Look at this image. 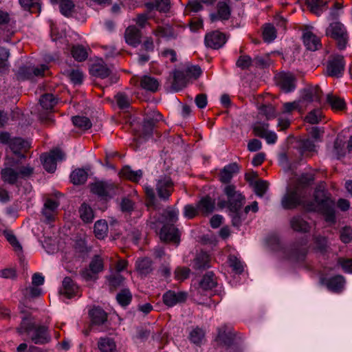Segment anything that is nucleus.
I'll return each mask as SVG.
<instances>
[{"label":"nucleus","mask_w":352,"mask_h":352,"mask_svg":"<svg viewBox=\"0 0 352 352\" xmlns=\"http://www.w3.org/2000/svg\"><path fill=\"white\" fill-rule=\"evenodd\" d=\"M306 3L310 11L316 15H320L324 11L327 10L328 1L323 0H306Z\"/></svg>","instance_id":"b1692460"},{"label":"nucleus","mask_w":352,"mask_h":352,"mask_svg":"<svg viewBox=\"0 0 352 352\" xmlns=\"http://www.w3.org/2000/svg\"><path fill=\"white\" fill-rule=\"evenodd\" d=\"M337 265L346 274H352V258L346 257H338Z\"/></svg>","instance_id":"3c124183"},{"label":"nucleus","mask_w":352,"mask_h":352,"mask_svg":"<svg viewBox=\"0 0 352 352\" xmlns=\"http://www.w3.org/2000/svg\"><path fill=\"white\" fill-rule=\"evenodd\" d=\"M322 91L318 86H311L302 91L299 101L303 107L313 102L320 101Z\"/></svg>","instance_id":"9d476101"},{"label":"nucleus","mask_w":352,"mask_h":352,"mask_svg":"<svg viewBox=\"0 0 352 352\" xmlns=\"http://www.w3.org/2000/svg\"><path fill=\"white\" fill-rule=\"evenodd\" d=\"M41 105L45 109H52L57 103V99L50 94H46L40 99Z\"/></svg>","instance_id":"49530a36"},{"label":"nucleus","mask_w":352,"mask_h":352,"mask_svg":"<svg viewBox=\"0 0 352 352\" xmlns=\"http://www.w3.org/2000/svg\"><path fill=\"white\" fill-rule=\"evenodd\" d=\"M345 61L344 56L336 54L331 56V77H341L344 71Z\"/></svg>","instance_id":"dca6fc26"},{"label":"nucleus","mask_w":352,"mask_h":352,"mask_svg":"<svg viewBox=\"0 0 352 352\" xmlns=\"http://www.w3.org/2000/svg\"><path fill=\"white\" fill-rule=\"evenodd\" d=\"M89 316L92 324L96 325L103 324L107 320V314L100 307H94L90 310Z\"/></svg>","instance_id":"393cba45"},{"label":"nucleus","mask_w":352,"mask_h":352,"mask_svg":"<svg viewBox=\"0 0 352 352\" xmlns=\"http://www.w3.org/2000/svg\"><path fill=\"white\" fill-rule=\"evenodd\" d=\"M239 171L236 164L232 163L226 166L220 172L219 179L222 183L228 184L233 175Z\"/></svg>","instance_id":"412c9836"},{"label":"nucleus","mask_w":352,"mask_h":352,"mask_svg":"<svg viewBox=\"0 0 352 352\" xmlns=\"http://www.w3.org/2000/svg\"><path fill=\"white\" fill-rule=\"evenodd\" d=\"M214 200L209 196L202 197L197 203L199 211L204 215L212 213L214 209Z\"/></svg>","instance_id":"4be33fe9"},{"label":"nucleus","mask_w":352,"mask_h":352,"mask_svg":"<svg viewBox=\"0 0 352 352\" xmlns=\"http://www.w3.org/2000/svg\"><path fill=\"white\" fill-rule=\"evenodd\" d=\"M19 335L26 334L35 344H45L50 342L51 336L48 328L36 324L31 316L23 317L20 325L16 328Z\"/></svg>","instance_id":"f03ea898"},{"label":"nucleus","mask_w":352,"mask_h":352,"mask_svg":"<svg viewBox=\"0 0 352 352\" xmlns=\"http://www.w3.org/2000/svg\"><path fill=\"white\" fill-rule=\"evenodd\" d=\"M77 292V285L74 283L73 280L69 277H65L63 281V287L60 290V293L67 298H71Z\"/></svg>","instance_id":"bb28decb"},{"label":"nucleus","mask_w":352,"mask_h":352,"mask_svg":"<svg viewBox=\"0 0 352 352\" xmlns=\"http://www.w3.org/2000/svg\"><path fill=\"white\" fill-rule=\"evenodd\" d=\"M268 188V183L263 180L256 181L254 184V190L255 193L262 197L266 192Z\"/></svg>","instance_id":"e2e57ef3"},{"label":"nucleus","mask_w":352,"mask_h":352,"mask_svg":"<svg viewBox=\"0 0 352 352\" xmlns=\"http://www.w3.org/2000/svg\"><path fill=\"white\" fill-rule=\"evenodd\" d=\"M178 217V211L168 210L164 211L163 219L160 221L164 224L160 232V238L164 241L173 242L177 245L179 243L178 230L173 226Z\"/></svg>","instance_id":"7ed1b4c3"},{"label":"nucleus","mask_w":352,"mask_h":352,"mask_svg":"<svg viewBox=\"0 0 352 352\" xmlns=\"http://www.w3.org/2000/svg\"><path fill=\"white\" fill-rule=\"evenodd\" d=\"M204 332L201 329L198 327L194 329L190 333V340L196 344H200L204 338Z\"/></svg>","instance_id":"13d9d810"},{"label":"nucleus","mask_w":352,"mask_h":352,"mask_svg":"<svg viewBox=\"0 0 352 352\" xmlns=\"http://www.w3.org/2000/svg\"><path fill=\"white\" fill-rule=\"evenodd\" d=\"M346 285V278L342 275H336L331 276V292L342 293Z\"/></svg>","instance_id":"72a5a7b5"},{"label":"nucleus","mask_w":352,"mask_h":352,"mask_svg":"<svg viewBox=\"0 0 352 352\" xmlns=\"http://www.w3.org/2000/svg\"><path fill=\"white\" fill-rule=\"evenodd\" d=\"M314 240L315 248L320 252H323L327 246V238L320 235H315Z\"/></svg>","instance_id":"bf43d9fd"},{"label":"nucleus","mask_w":352,"mask_h":352,"mask_svg":"<svg viewBox=\"0 0 352 352\" xmlns=\"http://www.w3.org/2000/svg\"><path fill=\"white\" fill-rule=\"evenodd\" d=\"M65 155L59 148L52 150L48 154H43L41 159L44 168L50 173L56 169V162L64 160Z\"/></svg>","instance_id":"6e6552de"},{"label":"nucleus","mask_w":352,"mask_h":352,"mask_svg":"<svg viewBox=\"0 0 352 352\" xmlns=\"http://www.w3.org/2000/svg\"><path fill=\"white\" fill-rule=\"evenodd\" d=\"M113 189V186L103 182H98L90 185L91 192L100 197L108 196Z\"/></svg>","instance_id":"6ab92c4d"},{"label":"nucleus","mask_w":352,"mask_h":352,"mask_svg":"<svg viewBox=\"0 0 352 352\" xmlns=\"http://www.w3.org/2000/svg\"><path fill=\"white\" fill-rule=\"evenodd\" d=\"M153 34L158 37L165 38L167 40L175 39L177 36V33L172 26L166 25L165 26H158L153 31Z\"/></svg>","instance_id":"a878e982"},{"label":"nucleus","mask_w":352,"mask_h":352,"mask_svg":"<svg viewBox=\"0 0 352 352\" xmlns=\"http://www.w3.org/2000/svg\"><path fill=\"white\" fill-rule=\"evenodd\" d=\"M115 98L116 102L120 109H126L129 107L130 101L126 95L122 93H118Z\"/></svg>","instance_id":"774afa93"},{"label":"nucleus","mask_w":352,"mask_h":352,"mask_svg":"<svg viewBox=\"0 0 352 352\" xmlns=\"http://www.w3.org/2000/svg\"><path fill=\"white\" fill-rule=\"evenodd\" d=\"M302 39L304 45L309 50L316 51L321 47L320 38L310 31L304 32Z\"/></svg>","instance_id":"aec40b11"},{"label":"nucleus","mask_w":352,"mask_h":352,"mask_svg":"<svg viewBox=\"0 0 352 352\" xmlns=\"http://www.w3.org/2000/svg\"><path fill=\"white\" fill-rule=\"evenodd\" d=\"M136 268L142 274H148L152 271V263L148 258L138 259L136 261Z\"/></svg>","instance_id":"c03bdc74"},{"label":"nucleus","mask_w":352,"mask_h":352,"mask_svg":"<svg viewBox=\"0 0 352 352\" xmlns=\"http://www.w3.org/2000/svg\"><path fill=\"white\" fill-rule=\"evenodd\" d=\"M20 158L15 160L11 157H6L4 168L1 170V177L5 183L14 185L19 179H27L33 175L34 167L21 162L22 158H25L23 154L20 155Z\"/></svg>","instance_id":"f257e3e1"},{"label":"nucleus","mask_w":352,"mask_h":352,"mask_svg":"<svg viewBox=\"0 0 352 352\" xmlns=\"http://www.w3.org/2000/svg\"><path fill=\"white\" fill-rule=\"evenodd\" d=\"M108 232V225L106 221L99 220L94 224V233L98 239H104Z\"/></svg>","instance_id":"79ce46f5"},{"label":"nucleus","mask_w":352,"mask_h":352,"mask_svg":"<svg viewBox=\"0 0 352 352\" xmlns=\"http://www.w3.org/2000/svg\"><path fill=\"white\" fill-rule=\"evenodd\" d=\"M78 212L80 219L85 223H91L93 221L94 218V211L87 204L83 203L79 208Z\"/></svg>","instance_id":"4c0bfd02"},{"label":"nucleus","mask_w":352,"mask_h":352,"mask_svg":"<svg viewBox=\"0 0 352 352\" xmlns=\"http://www.w3.org/2000/svg\"><path fill=\"white\" fill-rule=\"evenodd\" d=\"M174 189V184L168 176H161L157 181L155 190L158 197L164 200H168Z\"/></svg>","instance_id":"1a4fd4ad"},{"label":"nucleus","mask_w":352,"mask_h":352,"mask_svg":"<svg viewBox=\"0 0 352 352\" xmlns=\"http://www.w3.org/2000/svg\"><path fill=\"white\" fill-rule=\"evenodd\" d=\"M323 115L320 109H314L310 111L305 117V120L308 123L314 124L320 122L322 119Z\"/></svg>","instance_id":"5fc2aeb1"},{"label":"nucleus","mask_w":352,"mask_h":352,"mask_svg":"<svg viewBox=\"0 0 352 352\" xmlns=\"http://www.w3.org/2000/svg\"><path fill=\"white\" fill-rule=\"evenodd\" d=\"M276 81L279 88L284 92L292 91L295 87V78L291 73L282 72L276 75Z\"/></svg>","instance_id":"9b49d317"},{"label":"nucleus","mask_w":352,"mask_h":352,"mask_svg":"<svg viewBox=\"0 0 352 352\" xmlns=\"http://www.w3.org/2000/svg\"><path fill=\"white\" fill-rule=\"evenodd\" d=\"M141 32L135 25L129 26L124 32V38L126 43L136 47L141 41Z\"/></svg>","instance_id":"2eb2a0df"},{"label":"nucleus","mask_w":352,"mask_h":352,"mask_svg":"<svg viewBox=\"0 0 352 352\" xmlns=\"http://www.w3.org/2000/svg\"><path fill=\"white\" fill-rule=\"evenodd\" d=\"M234 340V333L232 329L227 326H223L219 329L216 342L221 346H229Z\"/></svg>","instance_id":"4468645a"},{"label":"nucleus","mask_w":352,"mask_h":352,"mask_svg":"<svg viewBox=\"0 0 352 352\" xmlns=\"http://www.w3.org/2000/svg\"><path fill=\"white\" fill-rule=\"evenodd\" d=\"M162 119V116L158 111H153L144 122V131L146 133H151L155 125Z\"/></svg>","instance_id":"2f4dec72"},{"label":"nucleus","mask_w":352,"mask_h":352,"mask_svg":"<svg viewBox=\"0 0 352 352\" xmlns=\"http://www.w3.org/2000/svg\"><path fill=\"white\" fill-rule=\"evenodd\" d=\"M30 147L28 142L19 138H13L10 142V148L16 155L26 152Z\"/></svg>","instance_id":"5701e85b"},{"label":"nucleus","mask_w":352,"mask_h":352,"mask_svg":"<svg viewBox=\"0 0 352 352\" xmlns=\"http://www.w3.org/2000/svg\"><path fill=\"white\" fill-rule=\"evenodd\" d=\"M291 228L296 232H307L310 230V226L300 217H294L290 220Z\"/></svg>","instance_id":"473e14b6"},{"label":"nucleus","mask_w":352,"mask_h":352,"mask_svg":"<svg viewBox=\"0 0 352 352\" xmlns=\"http://www.w3.org/2000/svg\"><path fill=\"white\" fill-rule=\"evenodd\" d=\"M17 78L20 80L32 79V67H21L19 68Z\"/></svg>","instance_id":"69168bd1"},{"label":"nucleus","mask_w":352,"mask_h":352,"mask_svg":"<svg viewBox=\"0 0 352 352\" xmlns=\"http://www.w3.org/2000/svg\"><path fill=\"white\" fill-rule=\"evenodd\" d=\"M91 72L93 75L100 77L101 78H105L108 77L111 74V70L107 65L97 63L92 65Z\"/></svg>","instance_id":"a19ab883"},{"label":"nucleus","mask_w":352,"mask_h":352,"mask_svg":"<svg viewBox=\"0 0 352 352\" xmlns=\"http://www.w3.org/2000/svg\"><path fill=\"white\" fill-rule=\"evenodd\" d=\"M314 180V175L312 174H302L299 177L295 179L291 180L292 184L295 187H298L300 189L301 187L310 184Z\"/></svg>","instance_id":"37998d69"},{"label":"nucleus","mask_w":352,"mask_h":352,"mask_svg":"<svg viewBox=\"0 0 352 352\" xmlns=\"http://www.w3.org/2000/svg\"><path fill=\"white\" fill-rule=\"evenodd\" d=\"M89 268L93 274H98L103 270V261L100 256H95L89 264Z\"/></svg>","instance_id":"4d7b16f0"},{"label":"nucleus","mask_w":352,"mask_h":352,"mask_svg":"<svg viewBox=\"0 0 352 352\" xmlns=\"http://www.w3.org/2000/svg\"><path fill=\"white\" fill-rule=\"evenodd\" d=\"M140 85L146 90L155 92L159 87V82L155 78L144 76L141 80Z\"/></svg>","instance_id":"e433bc0d"},{"label":"nucleus","mask_w":352,"mask_h":352,"mask_svg":"<svg viewBox=\"0 0 352 352\" xmlns=\"http://www.w3.org/2000/svg\"><path fill=\"white\" fill-rule=\"evenodd\" d=\"M210 258L206 252H200L194 259V267L197 270L206 269L210 267Z\"/></svg>","instance_id":"f704fd0d"},{"label":"nucleus","mask_w":352,"mask_h":352,"mask_svg":"<svg viewBox=\"0 0 352 352\" xmlns=\"http://www.w3.org/2000/svg\"><path fill=\"white\" fill-rule=\"evenodd\" d=\"M98 347L101 352H114L116 345L113 339L104 337L99 339Z\"/></svg>","instance_id":"c9c22d12"},{"label":"nucleus","mask_w":352,"mask_h":352,"mask_svg":"<svg viewBox=\"0 0 352 352\" xmlns=\"http://www.w3.org/2000/svg\"><path fill=\"white\" fill-rule=\"evenodd\" d=\"M283 113H291L294 110H300L302 106L299 100L291 102H285L283 105Z\"/></svg>","instance_id":"0e129e2a"},{"label":"nucleus","mask_w":352,"mask_h":352,"mask_svg":"<svg viewBox=\"0 0 352 352\" xmlns=\"http://www.w3.org/2000/svg\"><path fill=\"white\" fill-rule=\"evenodd\" d=\"M282 206L285 209H292L300 204H305V195L300 189L295 187L292 182H290L287 193L281 200Z\"/></svg>","instance_id":"39448f33"},{"label":"nucleus","mask_w":352,"mask_h":352,"mask_svg":"<svg viewBox=\"0 0 352 352\" xmlns=\"http://www.w3.org/2000/svg\"><path fill=\"white\" fill-rule=\"evenodd\" d=\"M217 283L212 272H207L199 282V288L203 290H210L216 287Z\"/></svg>","instance_id":"7c9ffc66"},{"label":"nucleus","mask_w":352,"mask_h":352,"mask_svg":"<svg viewBox=\"0 0 352 352\" xmlns=\"http://www.w3.org/2000/svg\"><path fill=\"white\" fill-rule=\"evenodd\" d=\"M186 297L187 295L185 292L168 291L163 295V301L167 306L173 307L177 303L184 302Z\"/></svg>","instance_id":"f3484780"},{"label":"nucleus","mask_w":352,"mask_h":352,"mask_svg":"<svg viewBox=\"0 0 352 352\" xmlns=\"http://www.w3.org/2000/svg\"><path fill=\"white\" fill-rule=\"evenodd\" d=\"M59 202L56 199H47L44 203L42 214L45 217L46 221H51L54 220Z\"/></svg>","instance_id":"ddd939ff"},{"label":"nucleus","mask_w":352,"mask_h":352,"mask_svg":"<svg viewBox=\"0 0 352 352\" xmlns=\"http://www.w3.org/2000/svg\"><path fill=\"white\" fill-rule=\"evenodd\" d=\"M70 179L75 185L82 184L87 179V173L84 169H76L71 173Z\"/></svg>","instance_id":"ea45409f"},{"label":"nucleus","mask_w":352,"mask_h":352,"mask_svg":"<svg viewBox=\"0 0 352 352\" xmlns=\"http://www.w3.org/2000/svg\"><path fill=\"white\" fill-rule=\"evenodd\" d=\"M340 240L345 244L352 241V226H345L339 231Z\"/></svg>","instance_id":"de8ad7c7"},{"label":"nucleus","mask_w":352,"mask_h":352,"mask_svg":"<svg viewBox=\"0 0 352 352\" xmlns=\"http://www.w3.org/2000/svg\"><path fill=\"white\" fill-rule=\"evenodd\" d=\"M148 12L156 9L160 12H166L170 8V0H153L145 3Z\"/></svg>","instance_id":"c85d7f7f"},{"label":"nucleus","mask_w":352,"mask_h":352,"mask_svg":"<svg viewBox=\"0 0 352 352\" xmlns=\"http://www.w3.org/2000/svg\"><path fill=\"white\" fill-rule=\"evenodd\" d=\"M261 112L266 117L267 120L273 119L277 116L276 109L272 105H263L261 108Z\"/></svg>","instance_id":"338daca9"},{"label":"nucleus","mask_w":352,"mask_h":352,"mask_svg":"<svg viewBox=\"0 0 352 352\" xmlns=\"http://www.w3.org/2000/svg\"><path fill=\"white\" fill-rule=\"evenodd\" d=\"M71 53L74 59L80 62L85 60L88 57L87 49L80 45H74Z\"/></svg>","instance_id":"58836bf2"},{"label":"nucleus","mask_w":352,"mask_h":352,"mask_svg":"<svg viewBox=\"0 0 352 352\" xmlns=\"http://www.w3.org/2000/svg\"><path fill=\"white\" fill-rule=\"evenodd\" d=\"M346 109V104L344 99L331 94V110L340 112Z\"/></svg>","instance_id":"8fccbe9b"},{"label":"nucleus","mask_w":352,"mask_h":352,"mask_svg":"<svg viewBox=\"0 0 352 352\" xmlns=\"http://www.w3.org/2000/svg\"><path fill=\"white\" fill-rule=\"evenodd\" d=\"M3 235L8 241L12 245V247L15 249L16 251H21L22 250V247L19 244L17 241L16 236L14 234L9 230H5L3 232Z\"/></svg>","instance_id":"052dcab7"},{"label":"nucleus","mask_w":352,"mask_h":352,"mask_svg":"<svg viewBox=\"0 0 352 352\" xmlns=\"http://www.w3.org/2000/svg\"><path fill=\"white\" fill-rule=\"evenodd\" d=\"M230 6L226 2L220 1L217 4V13L210 14V20L212 22L218 20H228L230 16Z\"/></svg>","instance_id":"a211bd4d"},{"label":"nucleus","mask_w":352,"mask_h":352,"mask_svg":"<svg viewBox=\"0 0 352 352\" xmlns=\"http://www.w3.org/2000/svg\"><path fill=\"white\" fill-rule=\"evenodd\" d=\"M327 184L319 183L314 191V201L307 207L309 210H315L325 214L327 221L330 218V201L328 195Z\"/></svg>","instance_id":"20e7f679"},{"label":"nucleus","mask_w":352,"mask_h":352,"mask_svg":"<svg viewBox=\"0 0 352 352\" xmlns=\"http://www.w3.org/2000/svg\"><path fill=\"white\" fill-rule=\"evenodd\" d=\"M226 42V38L225 34L219 31L208 33L205 36L206 45L212 49H219Z\"/></svg>","instance_id":"f8f14e48"},{"label":"nucleus","mask_w":352,"mask_h":352,"mask_svg":"<svg viewBox=\"0 0 352 352\" xmlns=\"http://www.w3.org/2000/svg\"><path fill=\"white\" fill-rule=\"evenodd\" d=\"M188 76H186V69L184 71H175L174 72V79L172 84L173 88L175 91H179L184 87L188 82Z\"/></svg>","instance_id":"cd10ccee"},{"label":"nucleus","mask_w":352,"mask_h":352,"mask_svg":"<svg viewBox=\"0 0 352 352\" xmlns=\"http://www.w3.org/2000/svg\"><path fill=\"white\" fill-rule=\"evenodd\" d=\"M263 36L265 41L267 43L272 41L276 36L274 27L270 24L265 25L263 28Z\"/></svg>","instance_id":"6e6d98bb"},{"label":"nucleus","mask_w":352,"mask_h":352,"mask_svg":"<svg viewBox=\"0 0 352 352\" xmlns=\"http://www.w3.org/2000/svg\"><path fill=\"white\" fill-rule=\"evenodd\" d=\"M73 124L81 130H87L91 127L90 120L85 116H74L72 118Z\"/></svg>","instance_id":"a18cd8bd"},{"label":"nucleus","mask_w":352,"mask_h":352,"mask_svg":"<svg viewBox=\"0 0 352 352\" xmlns=\"http://www.w3.org/2000/svg\"><path fill=\"white\" fill-rule=\"evenodd\" d=\"M116 299L121 306L126 307L131 302L132 295L129 289H124L117 294Z\"/></svg>","instance_id":"09e8293b"},{"label":"nucleus","mask_w":352,"mask_h":352,"mask_svg":"<svg viewBox=\"0 0 352 352\" xmlns=\"http://www.w3.org/2000/svg\"><path fill=\"white\" fill-rule=\"evenodd\" d=\"M269 124L261 122H257L252 126L253 133L256 136L262 138L269 130Z\"/></svg>","instance_id":"603ef678"},{"label":"nucleus","mask_w":352,"mask_h":352,"mask_svg":"<svg viewBox=\"0 0 352 352\" xmlns=\"http://www.w3.org/2000/svg\"><path fill=\"white\" fill-rule=\"evenodd\" d=\"M65 74L74 84H81L82 82L83 75L78 69L66 71Z\"/></svg>","instance_id":"864d4df0"},{"label":"nucleus","mask_w":352,"mask_h":352,"mask_svg":"<svg viewBox=\"0 0 352 352\" xmlns=\"http://www.w3.org/2000/svg\"><path fill=\"white\" fill-rule=\"evenodd\" d=\"M120 175L133 182H138L143 173L141 170H133L129 166H125L120 170Z\"/></svg>","instance_id":"c756f323"},{"label":"nucleus","mask_w":352,"mask_h":352,"mask_svg":"<svg viewBox=\"0 0 352 352\" xmlns=\"http://www.w3.org/2000/svg\"><path fill=\"white\" fill-rule=\"evenodd\" d=\"M223 192L228 200V209L236 210L241 208L245 203V197L236 190L233 184H227L223 188Z\"/></svg>","instance_id":"423d86ee"},{"label":"nucleus","mask_w":352,"mask_h":352,"mask_svg":"<svg viewBox=\"0 0 352 352\" xmlns=\"http://www.w3.org/2000/svg\"><path fill=\"white\" fill-rule=\"evenodd\" d=\"M331 38L335 41L338 50L346 48L349 36L343 24L340 22L331 23Z\"/></svg>","instance_id":"0eeeda50"},{"label":"nucleus","mask_w":352,"mask_h":352,"mask_svg":"<svg viewBox=\"0 0 352 352\" xmlns=\"http://www.w3.org/2000/svg\"><path fill=\"white\" fill-rule=\"evenodd\" d=\"M74 8V4L70 0H63L60 5L61 13L66 16L71 15Z\"/></svg>","instance_id":"680f3d73"}]
</instances>
